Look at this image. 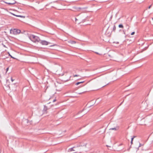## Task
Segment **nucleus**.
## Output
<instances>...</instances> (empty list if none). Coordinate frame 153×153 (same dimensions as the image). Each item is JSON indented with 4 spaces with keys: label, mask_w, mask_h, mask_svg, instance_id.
I'll use <instances>...</instances> for the list:
<instances>
[{
    "label": "nucleus",
    "mask_w": 153,
    "mask_h": 153,
    "mask_svg": "<svg viewBox=\"0 0 153 153\" xmlns=\"http://www.w3.org/2000/svg\"><path fill=\"white\" fill-rule=\"evenodd\" d=\"M2 59H5V57H3V58H2Z\"/></svg>",
    "instance_id": "30"
},
{
    "label": "nucleus",
    "mask_w": 153,
    "mask_h": 153,
    "mask_svg": "<svg viewBox=\"0 0 153 153\" xmlns=\"http://www.w3.org/2000/svg\"><path fill=\"white\" fill-rule=\"evenodd\" d=\"M152 6V5H150V6L149 7H148V8H149V9H150V8Z\"/></svg>",
    "instance_id": "21"
},
{
    "label": "nucleus",
    "mask_w": 153,
    "mask_h": 153,
    "mask_svg": "<svg viewBox=\"0 0 153 153\" xmlns=\"http://www.w3.org/2000/svg\"><path fill=\"white\" fill-rule=\"evenodd\" d=\"M118 43H119V42H117V44H118Z\"/></svg>",
    "instance_id": "31"
},
{
    "label": "nucleus",
    "mask_w": 153,
    "mask_h": 153,
    "mask_svg": "<svg viewBox=\"0 0 153 153\" xmlns=\"http://www.w3.org/2000/svg\"><path fill=\"white\" fill-rule=\"evenodd\" d=\"M3 53H1L0 56V57H3Z\"/></svg>",
    "instance_id": "19"
},
{
    "label": "nucleus",
    "mask_w": 153,
    "mask_h": 153,
    "mask_svg": "<svg viewBox=\"0 0 153 153\" xmlns=\"http://www.w3.org/2000/svg\"><path fill=\"white\" fill-rule=\"evenodd\" d=\"M116 29V27L115 25H114L113 28V31L115 32Z\"/></svg>",
    "instance_id": "11"
},
{
    "label": "nucleus",
    "mask_w": 153,
    "mask_h": 153,
    "mask_svg": "<svg viewBox=\"0 0 153 153\" xmlns=\"http://www.w3.org/2000/svg\"><path fill=\"white\" fill-rule=\"evenodd\" d=\"M122 145V144H120V145L119 146H121Z\"/></svg>",
    "instance_id": "32"
},
{
    "label": "nucleus",
    "mask_w": 153,
    "mask_h": 153,
    "mask_svg": "<svg viewBox=\"0 0 153 153\" xmlns=\"http://www.w3.org/2000/svg\"><path fill=\"white\" fill-rule=\"evenodd\" d=\"M29 38L32 41L34 42H39L40 40L39 37L34 35H31L29 36Z\"/></svg>",
    "instance_id": "1"
},
{
    "label": "nucleus",
    "mask_w": 153,
    "mask_h": 153,
    "mask_svg": "<svg viewBox=\"0 0 153 153\" xmlns=\"http://www.w3.org/2000/svg\"><path fill=\"white\" fill-rule=\"evenodd\" d=\"M40 43L42 45H48L50 43L49 42L45 40H40Z\"/></svg>",
    "instance_id": "3"
},
{
    "label": "nucleus",
    "mask_w": 153,
    "mask_h": 153,
    "mask_svg": "<svg viewBox=\"0 0 153 153\" xmlns=\"http://www.w3.org/2000/svg\"><path fill=\"white\" fill-rule=\"evenodd\" d=\"M83 110H84V109H83V110H82V111H79V112H78V113L76 114H77H77H80V113H82V112L83 111Z\"/></svg>",
    "instance_id": "15"
},
{
    "label": "nucleus",
    "mask_w": 153,
    "mask_h": 153,
    "mask_svg": "<svg viewBox=\"0 0 153 153\" xmlns=\"http://www.w3.org/2000/svg\"><path fill=\"white\" fill-rule=\"evenodd\" d=\"M118 129H119V127H116V128H111L110 129L112 130H117Z\"/></svg>",
    "instance_id": "10"
},
{
    "label": "nucleus",
    "mask_w": 153,
    "mask_h": 153,
    "mask_svg": "<svg viewBox=\"0 0 153 153\" xmlns=\"http://www.w3.org/2000/svg\"><path fill=\"white\" fill-rule=\"evenodd\" d=\"M142 146V144L140 143H139V147H140L141 146Z\"/></svg>",
    "instance_id": "20"
},
{
    "label": "nucleus",
    "mask_w": 153,
    "mask_h": 153,
    "mask_svg": "<svg viewBox=\"0 0 153 153\" xmlns=\"http://www.w3.org/2000/svg\"><path fill=\"white\" fill-rule=\"evenodd\" d=\"M135 33V32H132L131 33V35H133Z\"/></svg>",
    "instance_id": "18"
},
{
    "label": "nucleus",
    "mask_w": 153,
    "mask_h": 153,
    "mask_svg": "<svg viewBox=\"0 0 153 153\" xmlns=\"http://www.w3.org/2000/svg\"><path fill=\"white\" fill-rule=\"evenodd\" d=\"M13 15L16 16H17V17H21V18H25V17L23 16H21V15H15L14 14H13Z\"/></svg>",
    "instance_id": "6"
},
{
    "label": "nucleus",
    "mask_w": 153,
    "mask_h": 153,
    "mask_svg": "<svg viewBox=\"0 0 153 153\" xmlns=\"http://www.w3.org/2000/svg\"><path fill=\"white\" fill-rule=\"evenodd\" d=\"M10 56L12 58H14L13 57V56Z\"/></svg>",
    "instance_id": "29"
},
{
    "label": "nucleus",
    "mask_w": 153,
    "mask_h": 153,
    "mask_svg": "<svg viewBox=\"0 0 153 153\" xmlns=\"http://www.w3.org/2000/svg\"><path fill=\"white\" fill-rule=\"evenodd\" d=\"M48 109V108L45 105H44V108L43 109V110L45 111H46Z\"/></svg>",
    "instance_id": "5"
},
{
    "label": "nucleus",
    "mask_w": 153,
    "mask_h": 153,
    "mask_svg": "<svg viewBox=\"0 0 153 153\" xmlns=\"http://www.w3.org/2000/svg\"><path fill=\"white\" fill-rule=\"evenodd\" d=\"M8 69H9V68H7V69H6L7 71H8Z\"/></svg>",
    "instance_id": "25"
},
{
    "label": "nucleus",
    "mask_w": 153,
    "mask_h": 153,
    "mask_svg": "<svg viewBox=\"0 0 153 153\" xmlns=\"http://www.w3.org/2000/svg\"><path fill=\"white\" fill-rule=\"evenodd\" d=\"M86 8H80V7H78V8H76V10H77V11H79V10H80V9H86Z\"/></svg>",
    "instance_id": "4"
},
{
    "label": "nucleus",
    "mask_w": 153,
    "mask_h": 153,
    "mask_svg": "<svg viewBox=\"0 0 153 153\" xmlns=\"http://www.w3.org/2000/svg\"><path fill=\"white\" fill-rule=\"evenodd\" d=\"M84 82V81H82V82H76V83L75 85H78L80 83H82Z\"/></svg>",
    "instance_id": "9"
},
{
    "label": "nucleus",
    "mask_w": 153,
    "mask_h": 153,
    "mask_svg": "<svg viewBox=\"0 0 153 153\" xmlns=\"http://www.w3.org/2000/svg\"><path fill=\"white\" fill-rule=\"evenodd\" d=\"M131 144H132L133 143V141H131Z\"/></svg>",
    "instance_id": "26"
},
{
    "label": "nucleus",
    "mask_w": 153,
    "mask_h": 153,
    "mask_svg": "<svg viewBox=\"0 0 153 153\" xmlns=\"http://www.w3.org/2000/svg\"><path fill=\"white\" fill-rule=\"evenodd\" d=\"M69 43L71 44H75L76 43V42L75 41H70L69 42Z\"/></svg>",
    "instance_id": "7"
},
{
    "label": "nucleus",
    "mask_w": 153,
    "mask_h": 153,
    "mask_svg": "<svg viewBox=\"0 0 153 153\" xmlns=\"http://www.w3.org/2000/svg\"><path fill=\"white\" fill-rule=\"evenodd\" d=\"M126 27L127 28V30H128L129 28L130 27L128 24H127L126 25Z\"/></svg>",
    "instance_id": "13"
},
{
    "label": "nucleus",
    "mask_w": 153,
    "mask_h": 153,
    "mask_svg": "<svg viewBox=\"0 0 153 153\" xmlns=\"http://www.w3.org/2000/svg\"><path fill=\"white\" fill-rule=\"evenodd\" d=\"M77 20H78L76 18H75V21H76H76H77Z\"/></svg>",
    "instance_id": "27"
},
{
    "label": "nucleus",
    "mask_w": 153,
    "mask_h": 153,
    "mask_svg": "<svg viewBox=\"0 0 153 153\" xmlns=\"http://www.w3.org/2000/svg\"><path fill=\"white\" fill-rule=\"evenodd\" d=\"M16 2H13V3H10V2H9V3H7V4H9V5H11V4H14Z\"/></svg>",
    "instance_id": "14"
},
{
    "label": "nucleus",
    "mask_w": 153,
    "mask_h": 153,
    "mask_svg": "<svg viewBox=\"0 0 153 153\" xmlns=\"http://www.w3.org/2000/svg\"><path fill=\"white\" fill-rule=\"evenodd\" d=\"M21 33V30L19 29H11L10 30V33L14 35H16L19 34Z\"/></svg>",
    "instance_id": "2"
},
{
    "label": "nucleus",
    "mask_w": 153,
    "mask_h": 153,
    "mask_svg": "<svg viewBox=\"0 0 153 153\" xmlns=\"http://www.w3.org/2000/svg\"><path fill=\"white\" fill-rule=\"evenodd\" d=\"M11 79L12 82L14 80V79H13L12 78H11Z\"/></svg>",
    "instance_id": "23"
},
{
    "label": "nucleus",
    "mask_w": 153,
    "mask_h": 153,
    "mask_svg": "<svg viewBox=\"0 0 153 153\" xmlns=\"http://www.w3.org/2000/svg\"><path fill=\"white\" fill-rule=\"evenodd\" d=\"M95 53H97V54H99L98 53H97V52H95Z\"/></svg>",
    "instance_id": "28"
},
{
    "label": "nucleus",
    "mask_w": 153,
    "mask_h": 153,
    "mask_svg": "<svg viewBox=\"0 0 153 153\" xmlns=\"http://www.w3.org/2000/svg\"><path fill=\"white\" fill-rule=\"evenodd\" d=\"M80 76L79 75L75 74V75H73V77H76V76Z\"/></svg>",
    "instance_id": "16"
},
{
    "label": "nucleus",
    "mask_w": 153,
    "mask_h": 153,
    "mask_svg": "<svg viewBox=\"0 0 153 153\" xmlns=\"http://www.w3.org/2000/svg\"><path fill=\"white\" fill-rule=\"evenodd\" d=\"M56 101V99H54L53 100V102H55Z\"/></svg>",
    "instance_id": "22"
},
{
    "label": "nucleus",
    "mask_w": 153,
    "mask_h": 153,
    "mask_svg": "<svg viewBox=\"0 0 153 153\" xmlns=\"http://www.w3.org/2000/svg\"><path fill=\"white\" fill-rule=\"evenodd\" d=\"M123 101H123L120 104V105H121L123 103Z\"/></svg>",
    "instance_id": "24"
},
{
    "label": "nucleus",
    "mask_w": 153,
    "mask_h": 153,
    "mask_svg": "<svg viewBox=\"0 0 153 153\" xmlns=\"http://www.w3.org/2000/svg\"><path fill=\"white\" fill-rule=\"evenodd\" d=\"M118 27L119 28H123L124 27L122 24H120L118 25Z\"/></svg>",
    "instance_id": "12"
},
{
    "label": "nucleus",
    "mask_w": 153,
    "mask_h": 153,
    "mask_svg": "<svg viewBox=\"0 0 153 153\" xmlns=\"http://www.w3.org/2000/svg\"><path fill=\"white\" fill-rule=\"evenodd\" d=\"M75 147H74L72 148H70L69 149H68V151L69 152H71L72 151H75V150H74L73 149Z\"/></svg>",
    "instance_id": "8"
},
{
    "label": "nucleus",
    "mask_w": 153,
    "mask_h": 153,
    "mask_svg": "<svg viewBox=\"0 0 153 153\" xmlns=\"http://www.w3.org/2000/svg\"><path fill=\"white\" fill-rule=\"evenodd\" d=\"M152 20H153V18H152Z\"/></svg>",
    "instance_id": "33"
},
{
    "label": "nucleus",
    "mask_w": 153,
    "mask_h": 153,
    "mask_svg": "<svg viewBox=\"0 0 153 153\" xmlns=\"http://www.w3.org/2000/svg\"><path fill=\"white\" fill-rule=\"evenodd\" d=\"M84 115H82V116L81 117L83 116Z\"/></svg>",
    "instance_id": "34"
},
{
    "label": "nucleus",
    "mask_w": 153,
    "mask_h": 153,
    "mask_svg": "<svg viewBox=\"0 0 153 153\" xmlns=\"http://www.w3.org/2000/svg\"><path fill=\"white\" fill-rule=\"evenodd\" d=\"M136 136H133V137L131 138V141H133V140L134 137H135Z\"/></svg>",
    "instance_id": "17"
}]
</instances>
